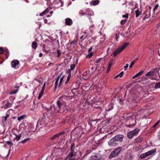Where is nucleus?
Segmentation results:
<instances>
[{"instance_id":"obj_15","label":"nucleus","mask_w":160,"mask_h":160,"mask_svg":"<svg viewBox=\"0 0 160 160\" xmlns=\"http://www.w3.org/2000/svg\"><path fill=\"white\" fill-rule=\"evenodd\" d=\"M122 51V50L119 47L113 52V55L114 56H116L119 53Z\"/></svg>"},{"instance_id":"obj_42","label":"nucleus","mask_w":160,"mask_h":160,"mask_svg":"<svg viewBox=\"0 0 160 160\" xmlns=\"http://www.w3.org/2000/svg\"><path fill=\"white\" fill-rule=\"evenodd\" d=\"M5 52V50L2 47H0V54L3 53Z\"/></svg>"},{"instance_id":"obj_16","label":"nucleus","mask_w":160,"mask_h":160,"mask_svg":"<svg viewBox=\"0 0 160 160\" xmlns=\"http://www.w3.org/2000/svg\"><path fill=\"white\" fill-rule=\"evenodd\" d=\"M45 83H44V85L42 86V88L41 91L39 93V96L38 97V99H40L41 97H42V96L43 94L44 91L45 90Z\"/></svg>"},{"instance_id":"obj_12","label":"nucleus","mask_w":160,"mask_h":160,"mask_svg":"<svg viewBox=\"0 0 160 160\" xmlns=\"http://www.w3.org/2000/svg\"><path fill=\"white\" fill-rule=\"evenodd\" d=\"M114 104L111 103L106 108L105 110L107 111H110L113 108Z\"/></svg>"},{"instance_id":"obj_47","label":"nucleus","mask_w":160,"mask_h":160,"mask_svg":"<svg viewBox=\"0 0 160 160\" xmlns=\"http://www.w3.org/2000/svg\"><path fill=\"white\" fill-rule=\"evenodd\" d=\"M123 18H126L128 19V13H126L125 15H123L122 16Z\"/></svg>"},{"instance_id":"obj_2","label":"nucleus","mask_w":160,"mask_h":160,"mask_svg":"<svg viewBox=\"0 0 160 160\" xmlns=\"http://www.w3.org/2000/svg\"><path fill=\"white\" fill-rule=\"evenodd\" d=\"M75 144L74 142H73L71 145L70 148V152L67 157V159L70 160L73 157H74L76 155L77 150L75 149Z\"/></svg>"},{"instance_id":"obj_6","label":"nucleus","mask_w":160,"mask_h":160,"mask_svg":"<svg viewBox=\"0 0 160 160\" xmlns=\"http://www.w3.org/2000/svg\"><path fill=\"white\" fill-rule=\"evenodd\" d=\"M123 138L124 136L123 135L118 134L113 138L118 143L121 142L123 141Z\"/></svg>"},{"instance_id":"obj_51","label":"nucleus","mask_w":160,"mask_h":160,"mask_svg":"<svg viewBox=\"0 0 160 160\" xmlns=\"http://www.w3.org/2000/svg\"><path fill=\"white\" fill-rule=\"evenodd\" d=\"M9 116V115L8 114H6V116L5 117H4V120L5 121H6V120H7V118Z\"/></svg>"},{"instance_id":"obj_50","label":"nucleus","mask_w":160,"mask_h":160,"mask_svg":"<svg viewBox=\"0 0 160 160\" xmlns=\"http://www.w3.org/2000/svg\"><path fill=\"white\" fill-rule=\"evenodd\" d=\"M89 71H86L83 74V75L84 76H86L88 73Z\"/></svg>"},{"instance_id":"obj_48","label":"nucleus","mask_w":160,"mask_h":160,"mask_svg":"<svg viewBox=\"0 0 160 160\" xmlns=\"http://www.w3.org/2000/svg\"><path fill=\"white\" fill-rule=\"evenodd\" d=\"M159 5L158 4H157L155 6L153 9V11L154 12L156 10L157 8L158 7Z\"/></svg>"},{"instance_id":"obj_10","label":"nucleus","mask_w":160,"mask_h":160,"mask_svg":"<svg viewBox=\"0 0 160 160\" xmlns=\"http://www.w3.org/2000/svg\"><path fill=\"white\" fill-rule=\"evenodd\" d=\"M65 133L64 132H59L58 133L54 135L52 137L50 138V139L51 140H52L58 138L60 136L62 135Z\"/></svg>"},{"instance_id":"obj_22","label":"nucleus","mask_w":160,"mask_h":160,"mask_svg":"<svg viewBox=\"0 0 160 160\" xmlns=\"http://www.w3.org/2000/svg\"><path fill=\"white\" fill-rule=\"evenodd\" d=\"M94 110H97V111L98 112V113H100L102 111V108L101 107H95L94 108Z\"/></svg>"},{"instance_id":"obj_55","label":"nucleus","mask_w":160,"mask_h":160,"mask_svg":"<svg viewBox=\"0 0 160 160\" xmlns=\"http://www.w3.org/2000/svg\"><path fill=\"white\" fill-rule=\"evenodd\" d=\"M128 64H126V66H124V68L125 69V70L128 67Z\"/></svg>"},{"instance_id":"obj_35","label":"nucleus","mask_w":160,"mask_h":160,"mask_svg":"<svg viewBox=\"0 0 160 160\" xmlns=\"http://www.w3.org/2000/svg\"><path fill=\"white\" fill-rule=\"evenodd\" d=\"M93 53L92 52H91L88 55L86 56L87 58H90L93 55Z\"/></svg>"},{"instance_id":"obj_13","label":"nucleus","mask_w":160,"mask_h":160,"mask_svg":"<svg viewBox=\"0 0 160 160\" xmlns=\"http://www.w3.org/2000/svg\"><path fill=\"white\" fill-rule=\"evenodd\" d=\"M61 76H62V74H60L58 76V77L55 81V87H54L55 90L56 89V88H57L58 85V82H59V80L60 78L61 77Z\"/></svg>"},{"instance_id":"obj_53","label":"nucleus","mask_w":160,"mask_h":160,"mask_svg":"<svg viewBox=\"0 0 160 160\" xmlns=\"http://www.w3.org/2000/svg\"><path fill=\"white\" fill-rule=\"evenodd\" d=\"M18 92V90H14L12 92H11V94H16Z\"/></svg>"},{"instance_id":"obj_62","label":"nucleus","mask_w":160,"mask_h":160,"mask_svg":"<svg viewBox=\"0 0 160 160\" xmlns=\"http://www.w3.org/2000/svg\"><path fill=\"white\" fill-rule=\"evenodd\" d=\"M45 15V14H44V13H42V12L39 14V16H43V15Z\"/></svg>"},{"instance_id":"obj_19","label":"nucleus","mask_w":160,"mask_h":160,"mask_svg":"<svg viewBox=\"0 0 160 160\" xmlns=\"http://www.w3.org/2000/svg\"><path fill=\"white\" fill-rule=\"evenodd\" d=\"M122 148L121 147H119L116 148L114 151L118 156L119 153L122 151Z\"/></svg>"},{"instance_id":"obj_3","label":"nucleus","mask_w":160,"mask_h":160,"mask_svg":"<svg viewBox=\"0 0 160 160\" xmlns=\"http://www.w3.org/2000/svg\"><path fill=\"white\" fill-rule=\"evenodd\" d=\"M156 152V149H152L146 153H144L141 154L140 156V158H144L147 157L152 155Z\"/></svg>"},{"instance_id":"obj_14","label":"nucleus","mask_w":160,"mask_h":160,"mask_svg":"<svg viewBox=\"0 0 160 160\" xmlns=\"http://www.w3.org/2000/svg\"><path fill=\"white\" fill-rule=\"evenodd\" d=\"M27 128V126L24 123H21L19 126V128L22 130L25 131Z\"/></svg>"},{"instance_id":"obj_39","label":"nucleus","mask_w":160,"mask_h":160,"mask_svg":"<svg viewBox=\"0 0 160 160\" xmlns=\"http://www.w3.org/2000/svg\"><path fill=\"white\" fill-rule=\"evenodd\" d=\"M50 10V9L48 8H47V9H46L45 10L42 12V13H44V14H45L48 12Z\"/></svg>"},{"instance_id":"obj_63","label":"nucleus","mask_w":160,"mask_h":160,"mask_svg":"<svg viewBox=\"0 0 160 160\" xmlns=\"http://www.w3.org/2000/svg\"><path fill=\"white\" fill-rule=\"evenodd\" d=\"M132 156H131V155H130V156H129L130 159H132Z\"/></svg>"},{"instance_id":"obj_46","label":"nucleus","mask_w":160,"mask_h":160,"mask_svg":"<svg viewBox=\"0 0 160 160\" xmlns=\"http://www.w3.org/2000/svg\"><path fill=\"white\" fill-rule=\"evenodd\" d=\"M136 61V60L135 61H132L131 62V63H130V65L129 66V68H131L132 67V66L135 63V62Z\"/></svg>"},{"instance_id":"obj_4","label":"nucleus","mask_w":160,"mask_h":160,"mask_svg":"<svg viewBox=\"0 0 160 160\" xmlns=\"http://www.w3.org/2000/svg\"><path fill=\"white\" fill-rule=\"evenodd\" d=\"M140 129L138 128H136L132 131L129 132L127 133V137L130 139L132 138L134 136H136L139 132Z\"/></svg>"},{"instance_id":"obj_11","label":"nucleus","mask_w":160,"mask_h":160,"mask_svg":"<svg viewBox=\"0 0 160 160\" xmlns=\"http://www.w3.org/2000/svg\"><path fill=\"white\" fill-rule=\"evenodd\" d=\"M65 24L69 26H71L73 24L72 20L69 18H67L65 19Z\"/></svg>"},{"instance_id":"obj_33","label":"nucleus","mask_w":160,"mask_h":160,"mask_svg":"<svg viewBox=\"0 0 160 160\" xmlns=\"http://www.w3.org/2000/svg\"><path fill=\"white\" fill-rule=\"evenodd\" d=\"M124 73V72L123 71H122L121 72V73L118 75H117V76H116V77H115L114 78V79H116L117 78H118V77H122V76H123V75Z\"/></svg>"},{"instance_id":"obj_7","label":"nucleus","mask_w":160,"mask_h":160,"mask_svg":"<svg viewBox=\"0 0 160 160\" xmlns=\"http://www.w3.org/2000/svg\"><path fill=\"white\" fill-rule=\"evenodd\" d=\"M108 144L110 147H116L118 145V143L113 138L108 141Z\"/></svg>"},{"instance_id":"obj_40","label":"nucleus","mask_w":160,"mask_h":160,"mask_svg":"<svg viewBox=\"0 0 160 160\" xmlns=\"http://www.w3.org/2000/svg\"><path fill=\"white\" fill-rule=\"evenodd\" d=\"M56 51L57 52V54H58V55L57 56V57H60L61 54L60 51L59 49H58L56 50Z\"/></svg>"},{"instance_id":"obj_25","label":"nucleus","mask_w":160,"mask_h":160,"mask_svg":"<svg viewBox=\"0 0 160 160\" xmlns=\"http://www.w3.org/2000/svg\"><path fill=\"white\" fill-rule=\"evenodd\" d=\"M64 77V76H63L62 77L60 78V80L59 83V84L58 85V87L59 88H60L62 85V81H63Z\"/></svg>"},{"instance_id":"obj_17","label":"nucleus","mask_w":160,"mask_h":160,"mask_svg":"<svg viewBox=\"0 0 160 160\" xmlns=\"http://www.w3.org/2000/svg\"><path fill=\"white\" fill-rule=\"evenodd\" d=\"M118 155L116 154V153L114 152V151H113L109 155V158L110 159L114 157H115L116 156H118Z\"/></svg>"},{"instance_id":"obj_24","label":"nucleus","mask_w":160,"mask_h":160,"mask_svg":"<svg viewBox=\"0 0 160 160\" xmlns=\"http://www.w3.org/2000/svg\"><path fill=\"white\" fill-rule=\"evenodd\" d=\"M144 72L143 71H141L139 72L137 74L135 75L134 76L132 77L133 79H135L136 78L138 77V76H140Z\"/></svg>"},{"instance_id":"obj_29","label":"nucleus","mask_w":160,"mask_h":160,"mask_svg":"<svg viewBox=\"0 0 160 160\" xmlns=\"http://www.w3.org/2000/svg\"><path fill=\"white\" fill-rule=\"evenodd\" d=\"M15 135L16 136V137L14 139L16 140L17 141H18L21 137V134L19 135H17L15 134Z\"/></svg>"},{"instance_id":"obj_44","label":"nucleus","mask_w":160,"mask_h":160,"mask_svg":"<svg viewBox=\"0 0 160 160\" xmlns=\"http://www.w3.org/2000/svg\"><path fill=\"white\" fill-rule=\"evenodd\" d=\"M71 77V75H70V74L69 75H68L67 81L65 82V84H66L68 83V81L70 79V78Z\"/></svg>"},{"instance_id":"obj_45","label":"nucleus","mask_w":160,"mask_h":160,"mask_svg":"<svg viewBox=\"0 0 160 160\" xmlns=\"http://www.w3.org/2000/svg\"><path fill=\"white\" fill-rule=\"evenodd\" d=\"M102 59H103V58H99L98 59L96 60V61H95V62L96 63H99Z\"/></svg>"},{"instance_id":"obj_32","label":"nucleus","mask_w":160,"mask_h":160,"mask_svg":"<svg viewBox=\"0 0 160 160\" xmlns=\"http://www.w3.org/2000/svg\"><path fill=\"white\" fill-rule=\"evenodd\" d=\"M30 139V138H25V139L22 140L21 142L22 143H24L27 142V141H28Z\"/></svg>"},{"instance_id":"obj_5","label":"nucleus","mask_w":160,"mask_h":160,"mask_svg":"<svg viewBox=\"0 0 160 160\" xmlns=\"http://www.w3.org/2000/svg\"><path fill=\"white\" fill-rule=\"evenodd\" d=\"M60 100L66 106V103H68L70 99V96H63L60 97Z\"/></svg>"},{"instance_id":"obj_30","label":"nucleus","mask_w":160,"mask_h":160,"mask_svg":"<svg viewBox=\"0 0 160 160\" xmlns=\"http://www.w3.org/2000/svg\"><path fill=\"white\" fill-rule=\"evenodd\" d=\"M136 17H138L140 14H141V12L139 11V10L138 9L135 11Z\"/></svg>"},{"instance_id":"obj_59","label":"nucleus","mask_w":160,"mask_h":160,"mask_svg":"<svg viewBox=\"0 0 160 160\" xmlns=\"http://www.w3.org/2000/svg\"><path fill=\"white\" fill-rule=\"evenodd\" d=\"M50 42V41L49 40H48V39H46L45 41V43H48V42Z\"/></svg>"},{"instance_id":"obj_60","label":"nucleus","mask_w":160,"mask_h":160,"mask_svg":"<svg viewBox=\"0 0 160 160\" xmlns=\"http://www.w3.org/2000/svg\"><path fill=\"white\" fill-rule=\"evenodd\" d=\"M42 55H42V53H39V57H42Z\"/></svg>"},{"instance_id":"obj_23","label":"nucleus","mask_w":160,"mask_h":160,"mask_svg":"<svg viewBox=\"0 0 160 160\" xmlns=\"http://www.w3.org/2000/svg\"><path fill=\"white\" fill-rule=\"evenodd\" d=\"M12 106V104L8 101L7 103L5 105L4 108H5L6 109Z\"/></svg>"},{"instance_id":"obj_43","label":"nucleus","mask_w":160,"mask_h":160,"mask_svg":"<svg viewBox=\"0 0 160 160\" xmlns=\"http://www.w3.org/2000/svg\"><path fill=\"white\" fill-rule=\"evenodd\" d=\"M112 66V64L111 63H109L108 68L107 69V72H108L110 70V69L111 68V66Z\"/></svg>"},{"instance_id":"obj_37","label":"nucleus","mask_w":160,"mask_h":160,"mask_svg":"<svg viewBox=\"0 0 160 160\" xmlns=\"http://www.w3.org/2000/svg\"><path fill=\"white\" fill-rule=\"evenodd\" d=\"M70 69L72 71L73 70L75 67V64H71L70 65Z\"/></svg>"},{"instance_id":"obj_36","label":"nucleus","mask_w":160,"mask_h":160,"mask_svg":"<svg viewBox=\"0 0 160 160\" xmlns=\"http://www.w3.org/2000/svg\"><path fill=\"white\" fill-rule=\"evenodd\" d=\"M25 115H22L18 118V120L19 121H21L22 120L24 119L25 117Z\"/></svg>"},{"instance_id":"obj_38","label":"nucleus","mask_w":160,"mask_h":160,"mask_svg":"<svg viewBox=\"0 0 160 160\" xmlns=\"http://www.w3.org/2000/svg\"><path fill=\"white\" fill-rule=\"evenodd\" d=\"M99 2V1H92V4L93 5H97L98 3Z\"/></svg>"},{"instance_id":"obj_41","label":"nucleus","mask_w":160,"mask_h":160,"mask_svg":"<svg viewBox=\"0 0 160 160\" xmlns=\"http://www.w3.org/2000/svg\"><path fill=\"white\" fill-rule=\"evenodd\" d=\"M127 20V19H124L123 20H121L120 22V24L122 25L124 24L126 22Z\"/></svg>"},{"instance_id":"obj_21","label":"nucleus","mask_w":160,"mask_h":160,"mask_svg":"<svg viewBox=\"0 0 160 160\" xmlns=\"http://www.w3.org/2000/svg\"><path fill=\"white\" fill-rule=\"evenodd\" d=\"M129 44L128 42H127L124 43L123 45H121L119 47L120 48L122 51Z\"/></svg>"},{"instance_id":"obj_18","label":"nucleus","mask_w":160,"mask_h":160,"mask_svg":"<svg viewBox=\"0 0 160 160\" xmlns=\"http://www.w3.org/2000/svg\"><path fill=\"white\" fill-rule=\"evenodd\" d=\"M129 122V123L130 125V126H132V125H134L136 123V120L135 119V117H133V118H131L129 120H128Z\"/></svg>"},{"instance_id":"obj_27","label":"nucleus","mask_w":160,"mask_h":160,"mask_svg":"<svg viewBox=\"0 0 160 160\" xmlns=\"http://www.w3.org/2000/svg\"><path fill=\"white\" fill-rule=\"evenodd\" d=\"M135 142L136 143H138L139 142H141L142 140V138H138L136 139L135 140Z\"/></svg>"},{"instance_id":"obj_64","label":"nucleus","mask_w":160,"mask_h":160,"mask_svg":"<svg viewBox=\"0 0 160 160\" xmlns=\"http://www.w3.org/2000/svg\"><path fill=\"white\" fill-rule=\"evenodd\" d=\"M51 64H53V63H49L48 64V66H50Z\"/></svg>"},{"instance_id":"obj_57","label":"nucleus","mask_w":160,"mask_h":160,"mask_svg":"<svg viewBox=\"0 0 160 160\" xmlns=\"http://www.w3.org/2000/svg\"><path fill=\"white\" fill-rule=\"evenodd\" d=\"M43 52H45L46 54H48V51H47L45 49H43Z\"/></svg>"},{"instance_id":"obj_31","label":"nucleus","mask_w":160,"mask_h":160,"mask_svg":"<svg viewBox=\"0 0 160 160\" xmlns=\"http://www.w3.org/2000/svg\"><path fill=\"white\" fill-rule=\"evenodd\" d=\"M154 88L155 89H157L158 88H160V82L157 83L154 86Z\"/></svg>"},{"instance_id":"obj_61","label":"nucleus","mask_w":160,"mask_h":160,"mask_svg":"<svg viewBox=\"0 0 160 160\" xmlns=\"http://www.w3.org/2000/svg\"><path fill=\"white\" fill-rule=\"evenodd\" d=\"M44 22L45 23H47V20L46 19H44Z\"/></svg>"},{"instance_id":"obj_49","label":"nucleus","mask_w":160,"mask_h":160,"mask_svg":"<svg viewBox=\"0 0 160 160\" xmlns=\"http://www.w3.org/2000/svg\"><path fill=\"white\" fill-rule=\"evenodd\" d=\"M66 73L68 74V75H71V69H68L66 71Z\"/></svg>"},{"instance_id":"obj_8","label":"nucleus","mask_w":160,"mask_h":160,"mask_svg":"<svg viewBox=\"0 0 160 160\" xmlns=\"http://www.w3.org/2000/svg\"><path fill=\"white\" fill-rule=\"evenodd\" d=\"M11 65L12 67L17 69L18 68L19 62L17 60H14L11 62Z\"/></svg>"},{"instance_id":"obj_26","label":"nucleus","mask_w":160,"mask_h":160,"mask_svg":"<svg viewBox=\"0 0 160 160\" xmlns=\"http://www.w3.org/2000/svg\"><path fill=\"white\" fill-rule=\"evenodd\" d=\"M38 46L37 43L36 42L33 41L32 42V47L34 49H36Z\"/></svg>"},{"instance_id":"obj_56","label":"nucleus","mask_w":160,"mask_h":160,"mask_svg":"<svg viewBox=\"0 0 160 160\" xmlns=\"http://www.w3.org/2000/svg\"><path fill=\"white\" fill-rule=\"evenodd\" d=\"M92 47H91L90 48L88 49V52H90L92 50Z\"/></svg>"},{"instance_id":"obj_20","label":"nucleus","mask_w":160,"mask_h":160,"mask_svg":"<svg viewBox=\"0 0 160 160\" xmlns=\"http://www.w3.org/2000/svg\"><path fill=\"white\" fill-rule=\"evenodd\" d=\"M57 104L59 108H60L62 107V106H65L64 104H63V103L59 99L57 101Z\"/></svg>"},{"instance_id":"obj_58","label":"nucleus","mask_w":160,"mask_h":160,"mask_svg":"<svg viewBox=\"0 0 160 160\" xmlns=\"http://www.w3.org/2000/svg\"><path fill=\"white\" fill-rule=\"evenodd\" d=\"M70 119V118L69 117H67L66 118V120H67V121H69Z\"/></svg>"},{"instance_id":"obj_52","label":"nucleus","mask_w":160,"mask_h":160,"mask_svg":"<svg viewBox=\"0 0 160 160\" xmlns=\"http://www.w3.org/2000/svg\"><path fill=\"white\" fill-rule=\"evenodd\" d=\"M7 143L10 145V146H11V145H13V144L11 142L9 141H8L7 142Z\"/></svg>"},{"instance_id":"obj_34","label":"nucleus","mask_w":160,"mask_h":160,"mask_svg":"<svg viewBox=\"0 0 160 160\" xmlns=\"http://www.w3.org/2000/svg\"><path fill=\"white\" fill-rule=\"evenodd\" d=\"M42 107L43 109H45L46 110H47V111H50L51 110V109L52 108L51 107H50L48 108L44 106L43 105H42Z\"/></svg>"},{"instance_id":"obj_54","label":"nucleus","mask_w":160,"mask_h":160,"mask_svg":"<svg viewBox=\"0 0 160 160\" xmlns=\"http://www.w3.org/2000/svg\"><path fill=\"white\" fill-rule=\"evenodd\" d=\"M159 123V122H157L153 126V127H152V128H155V127H156L158 125V124Z\"/></svg>"},{"instance_id":"obj_28","label":"nucleus","mask_w":160,"mask_h":160,"mask_svg":"<svg viewBox=\"0 0 160 160\" xmlns=\"http://www.w3.org/2000/svg\"><path fill=\"white\" fill-rule=\"evenodd\" d=\"M4 52L5 53L6 58H7L9 56V52L8 49L7 48H6Z\"/></svg>"},{"instance_id":"obj_1","label":"nucleus","mask_w":160,"mask_h":160,"mask_svg":"<svg viewBox=\"0 0 160 160\" xmlns=\"http://www.w3.org/2000/svg\"><path fill=\"white\" fill-rule=\"evenodd\" d=\"M159 70V69L158 68H152L150 71L146 74L144 78L145 80L148 78L152 80H156V78L153 76L156 75L157 73L158 72Z\"/></svg>"},{"instance_id":"obj_9","label":"nucleus","mask_w":160,"mask_h":160,"mask_svg":"<svg viewBox=\"0 0 160 160\" xmlns=\"http://www.w3.org/2000/svg\"><path fill=\"white\" fill-rule=\"evenodd\" d=\"M134 117V115L132 113H130V114H126L123 115V118L125 120L128 121L130 120L131 118Z\"/></svg>"}]
</instances>
